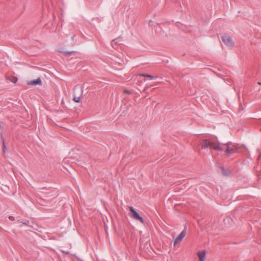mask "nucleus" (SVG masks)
<instances>
[{"instance_id": "20e7f679", "label": "nucleus", "mask_w": 261, "mask_h": 261, "mask_svg": "<svg viewBox=\"0 0 261 261\" xmlns=\"http://www.w3.org/2000/svg\"><path fill=\"white\" fill-rule=\"evenodd\" d=\"M186 235V231L184 230L174 240V245H175L178 242L181 241Z\"/></svg>"}, {"instance_id": "6e6552de", "label": "nucleus", "mask_w": 261, "mask_h": 261, "mask_svg": "<svg viewBox=\"0 0 261 261\" xmlns=\"http://www.w3.org/2000/svg\"><path fill=\"white\" fill-rule=\"evenodd\" d=\"M82 94L80 96L77 97L76 96H74L73 100L76 102H79L81 101V97Z\"/></svg>"}, {"instance_id": "9b49d317", "label": "nucleus", "mask_w": 261, "mask_h": 261, "mask_svg": "<svg viewBox=\"0 0 261 261\" xmlns=\"http://www.w3.org/2000/svg\"><path fill=\"white\" fill-rule=\"evenodd\" d=\"M124 92L128 94H130L131 93V92L129 90L126 89L124 90Z\"/></svg>"}, {"instance_id": "4468645a", "label": "nucleus", "mask_w": 261, "mask_h": 261, "mask_svg": "<svg viewBox=\"0 0 261 261\" xmlns=\"http://www.w3.org/2000/svg\"><path fill=\"white\" fill-rule=\"evenodd\" d=\"M9 219L12 221H13L14 220V218L12 216L9 217Z\"/></svg>"}, {"instance_id": "423d86ee", "label": "nucleus", "mask_w": 261, "mask_h": 261, "mask_svg": "<svg viewBox=\"0 0 261 261\" xmlns=\"http://www.w3.org/2000/svg\"><path fill=\"white\" fill-rule=\"evenodd\" d=\"M41 80L40 77L37 78L36 80L31 81L28 82V85H41Z\"/></svg>"}, {"instance_id": "f257e3e1", "label": "nucleus", "mask_w": 261, "mask_h": 261, "mask_svg": "<svg viewBox=\"0 0 261 261\" xmlns=\"http://www.w3.org/2000/svg\"><path fill=\"white\" fill-rule=\"evenodd\" d=\"M202 149L212 148L215 150L224 151L227 154H231L238 152L239 147L231 143L226 144L216 143L211 139H204L201 143Z\"/></svg>"}, {"instance_id": "39448f33", "label": "nucleus", "mask_w": 261, "mask_h": 261, "mask_svg": "<svg viewBox=\"0 0 261 261\" xmlns=\"http://www.w3.org/2000/svg\"><path fill=\"white\" fill-rule=\"evenodd\" d=\"M197 255L199 258V261H204L205 259L206 252L202 251L197 253Z\"/></svg>"}, {"instance_id": "1a4fd4ad", "label": "nucleus", "mask_w": 261, "mask_h": 261, "mask_svg": "<svg viewBox=\"0 0 261 261\" xmlns=\"http://www.w3.org/2000/svg\"><path fill=\"white\" fill-rule=\"evenodd\" d=\"M2 141H3V152L5 153L6 150V146L5 143V140L2 137Z\"/></svg>"}, {"instance_id": "9d476101", "label": "nucleus", "mask_w": 261, "mask_h": 261, "mask_svg": "<svg viewBox=\"0 0 261 261\" xmlns=\"http://www.w3.org/2000/svg\"><path fill=\"white\" fill-rule=\"evenodd\" d=\"M17 80L18 79L17 77H14L13 80L12 81V82H13L14 83H16L17 82Z\"/></svg>"}, {"instance_id": "7ed1b4c3", "label": "nucleus", "mask_w": 261, "mask_h": 261, "mask_svg": "<svg viewBox=\"0 0 261 261\" xmlns=\"http://www.w3.org/2000/svg\"><path fill=\"white\" fill-rule=\"evenodd\" d=\"M222 40L226 45L229 47H232L233 45V42L231 38L227 35H223L222 37Z\"/></svg>"}, {"instance_id": "ddd939ff", "label": "nucleus", "mask_w": 261, "mask_h": 261, "mask_svg": "<svg viewBox=\"0 0 261 261\" xmlns=\"http://www.w3.org/2000/svg\"><path fill=\"white\" fill-rule=\"evenodd\" d=\"M74 51H66V52H65L64 53L65 54H72V53H73Z\"/></svg>"}, {"instance_id": "0eeeda50", "label": "nucleus", "mask_w": 261, "mask_h": 261, "mask_svg": "<svg viewBox=\"0 0 261 261\" xmlns=\"http://www.w3.org/2000/svg\"><path fill=\"white\" fill-rule=\"evenodd\" d=\"M139 75L143 76V77H146L149 78L150 80H152L154 79H155L156 77L152 76L150 74H140Z\"/></svg>"}, {"instance_id": "f8f14e48", "label": "nucleus", "mask_w": 261, "mask_h": 261, "mask_svg": "<svg viewBox=\"0 0 261 261\" xmlns=\"http://www.w3.org/2000/svg\"><path fill=\"white\" fill-rule=\"evenodd\" d=\"M117 43V42L116 41V40H113L112 42V45H113V44L115 43V44H116Z\"/></svg>"}, {"instance_id": "2eb2a0df", "label": "nucleus", "mask_w": 261, "mask_h": 261, "mask_svg": "<svg viewBox=\"0 0 261 261\" xmlns=\"http://www.w3.org/2000/svg\"><path fill=\"white\" fill-rule=\"evenodd\" d=\"M1 229H2V227H0V230H1Z\"/></svg>"}, {"instance_id": "f03ea898", "label": "nucleus", "mask_w": 261, "mask_h": 261, "mask_svg": "<svg viewBox=\"0 0 261 261\" xmlns=\"http://www.w3.org/2000/svg\"><path fill=\"white\" fill-rule=\"evenodd\" d=\"M129 210L132 213L130 217L136 220L139 221L142 224L145 223V221L143 218L139 215V214L134 210L132 206L129 207Z\"/></svg>"}]
</instances>
